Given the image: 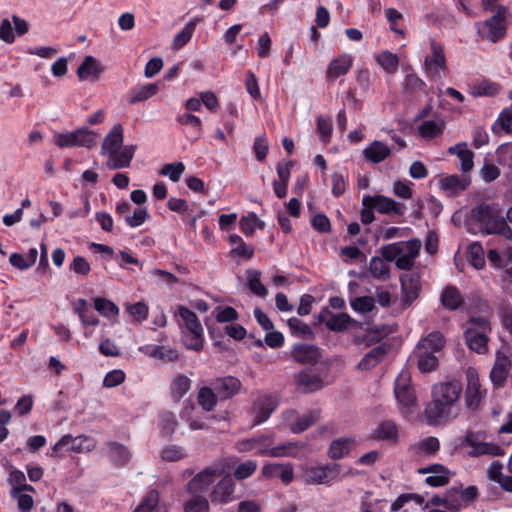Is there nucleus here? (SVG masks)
Instances as JSON below:
<instances>
[{
  "instance_id": "c03bdc74",
  "label": "nucleus",
  "mask_w": 512,
  "mask_h": 512,
  "mask_svg": "<svg viewBox=\"0 0 512 512\" xmlns=\"http://www.w3.org/2000/svg\"><path fill=\"white\" fill-rule=\"evenodd\" d=\"M388 261L382 256L372 257L369 264V269L373 277L378 279H387L389 277L390 266Z\"/></svg>"
},
{
  "instance_id": "e2e57ef3",
  "label": "nucleus",
  "mask_w": 512,
  "mask_h": 512,
  "mask_svg": "<svg viewBox=\"0 0 512 512\" xmlns=\"http://www.w3.org/2000/svg\"><path fill=\"white\" fill-rule=\"evenodd\" d=\"M469 256L471 264L476 269H481L485 264L484 250L478 242L469 245Z\"/></svg>"
},
{
  "instance_id": "ddd939ff",
  "label": "nucleus",
  "mask_w": 512,
  "mask_h": 512,
  "mask_svg": "<svg viewBox=\"0 0 512 512\" xmlns=\"http://www.w3.org/2000/svg\"><path fill=\"white\" fill-rule=\"evenodd\" d=\"M394 393L401 409L409 410L416 405V396L411 385V375L407 370H402L396 380Z\"/></svg>"
},
{
  "instance_id": "e433bc0d",
  "label": "nucleus",
  "mask_w": 512,
  "mask_h": 512,
  "mask_svg": "<svg viewBox=\"0 0 512 512\" xmlns=\"http://www.w3.org/2000/svg\"><path fill=\"white\" fill-rule=\"evenodd\" d=\"M440 299L442 305L449 310H455L463 303L462 295L454 286H447L441 293Z\"/></svg>"
},
{
  "instance_id": "a19ab883",
  "label": "nucleus",
  "mask_w": 512,
  "mask_h": 512,
  "mask_svg": "<svg viewBox=\"0 0 512 512\" xmlns=\"http://www.w3.org/2000/svg\"><path fill=\"white\" fill-rule=\"evenodd\" d=\"M8 483L11 486L10 492H17L19 490L34 492V488L26 483L25 474L14 467H11L9 470Z\"/></svg>"
},
{
  "instance_id": "338daca9",
  "label": "nucleus",
  "mask_w": 512,
  "mask_h": 512,
  "mask_svg": "<svg viewBox=\"0 0 512 512\" xmlns=\"http://www.w3.org/2000/svg\"><path fill=\"white\" fill-rule=\"evenodd\" d=\"M148 218V211L145 207H137L132 215L125 217V222L130 227H138L142 225Z\"/></svg>"
},
{
  "instance_id": "c9c22d12",
  "label": "nucleus",
  "mask_w": 512,
  "mask_h": 512,
  "mask_svg": "<svg viewBox=\"0 0 512 512\" xmlns=\"http://www.w3.org/2000/svg\"><path fill=\"white\" fill-rule=\"evenodd\" d=\"M445 122L441 119L424 121L418 127V134L424 139H433L442 134Z\"/></svg>"
},
{
  "instance_id": "6ab92c4d",
  "label": "nucleus",
  "mask_w": 512,
  "mask_h": 512,
  "mask_svg": "<svg viewBox=\"0 0 512 512\" xmlns=\"http://www.w3.org/2000/svg\"><path fill=\"white\" fill-rule=\"evenodd\" d=\"M400 282L404 304L409 306L419 295L420 276L417 272L408 271L401 275Z\"/></svg>"
},
{
  "instance_id": "cd10ccee",
  "label": "nucleus",
  "mask_w": 512,
  "mask_h": 512,
  "mask_svg": "<svg viewBox=\"0 0 512 512\" xmlns=\"http://www.w3.org/2000/svg\"><path fill=\"white\" fill-rule=\"evenodd\" d=\"M159 92L158 83L139 84L129 91L128 103L134 105L146 101Z\"/></svg>"
},
{
  "instance_id": "69168bd1",
  "label": "nucleus",
  "mask_w": 512,
  "mask_h": 512,
  "mask_svg": "<svg viewBox=\"0 0 512 512\" xmlns=\"http://www.w3.org/2000/svg\"><path fill=\"white\" fill-rule=\"evenodd\" d=\"M214 316L219 323L232 322L238 319L237 311L230 306L217 307L214 310Z\"/></svg>"
},
{
  "instance_id": "c85d7f7f",
  "label": "nucleus",
  "mask_w": 512,
  "mask_h": 512,
  "mask_svg": "<svg viewBox=\"0 0 512 512\" xmlns=\"http://www.w3.org/2000/svg\"><path fill=\"white\" fill-rule=\"evenodd\" d=\"M262 473L269 478H279L284 484L292 482L294 477L293 466L291 464L264 465Z\"/></svg>"
},
{
  "instance_id": "20e7f679",
  "label": "nucleus",
  "mask_w": 512,
  "mask_h": 512,
  "mask_svg": "<svg viewBox=\"0 0 512 512\" xmlns=\"http://www.w3.org/2000/svg\"><path fill=\"white\" fill-rule=\"evenodd\" d=\"M473 216L484 233L499 234L508 239L512 237V230L502 217L499 204L482 203L473 210Z\"/></svg>"
},
{
  "instance_id": "c756f323",
  "label": "nucleus",
  "mask_w": 512,
  "mask_h": 512,
  "mask_svg": "<svg viewBox=\"0 0 512 512\" xmlns=\"http://www.w3.org/2000/svg\"><path fill=\"white\" fill-rule=\"evenodd\" d=\"M292 358L302 364H312L319 360V349L310 344L295 345L292 350Z\"/></svg>"
},
{
  "instance_id": "1a4fd4ad",
  "label": "nucleus",
  "mask_w": 512,
  "mask_h": 512,
  "mask_svg": "<svg viewBox=\"0 0 512 512\" xmlns=\"http://www.w3.org/2000/svg\"><path fill=\"white\" fill-rule=\"evenodd\" d=\"M461 446L470 448L468 454L473 457L504 454L503 449L483 432H468L461 441Z\"/></svg>"
},
{
  "instance_id": "a211bd4d",
  "label": "nucleus",
  "mask_w": 512,
  "mask_h": 512,
  "mask_svg": "<svg viewBox=\"0 0 512 512\" xmlns=\"http://www.w3.org/2000/svg\"><path fill=\"white\" fill-rule=\"evenodd\" d=\"M234 490L233 479L229 475L223 477L212 489L210 494L211 502L214 504H226L233 501Z\"/></svg>"
},
{
  "instance_id": "4be33fe9",
  "label": "nucleus",
  "mask_w": 512,
  "mask_h": 512,
  "mask_svg": "<svg viewBox=\"0 0 512 512\" xmlns=\"http://www.w3.org/2000/svg\"><path fill=\"white\" fill-rule=\"evenodd\" d=\"M419 473L429 474L425 482L433 487L446 485L449 482L451 476L450 471L445 466L440 464H434L421 468L419 469Z\"/></svg>"
},
{
  "instance_id": "b1692460",
  "label": "nucleus",
  "mask_w": 512,
  "mask_h": 512,
  "mask_svg": "<svg viewBox=\"0 0 512 512\" xmlns=\"http://www.w3.org/2000/svg\"><path fill=\"white\" fill-rule=\"evenodd\" d=\"M306 448L307 444L304 442H285L271 448L269 451H267V454L272 457L298 458L303 454Z\"/></svg>"
},
{
  "instance_id": "aec40b11",
  "label": "nucleus",
  "mask_w": 512,
  "mask_h": 512,
  "mask_svg": "<svg viewBox=\"0 0 512 512\" xmlns=\"http://www.w3.org/2000/svg\"><path fill=\"white\" fill-rule=\"evenodd\" d=\"M353 56L347 53L333 58L326 69V79L334 81L339 77L346 75L353 65Z\"/></svg>"
},
{
  "instance_id": "de8ad7c7",
  "label": "nucleus",
  "mask_w": 512,
  "mask_h": 512,
  "mask_svg": "<svg viewBox=\"0 0 512 512\" xmlns=\"http://www.w3.org/2000/svg\"><path fill=\"white\" fill-rule=\"evenodd\" d=\"M94 305H95V309L101 315H103L105 317L113 318V317H117L119 314L118 306L114 302H112L106 298H102V297L95 298Z\"/></svg>"
},
{
  "instance_id": "4c0bfd02",
  "label": "nucleus",
  "mask_w": 512,
  "mask_h": 512,
  "mask_svg": "<svg viewBox=\"0 0 512 512\" xmlns=\"http://www.w3.org/2000/svg\"><path fill=\"white\" fill-rule=\"evenodd\" d=\"M191 384L192 381L186 375H176L170 385L173 399L179 401L190 390Z\"/></svg>"
},
{
  "instance_id": "bf43d9fd",
  "label": "nucleus",
  "mask_w": 512,
  "mask_h": 512,
  "mask_svg": "<svg viewBox=\"0 0 512 512\" xmlns=\"http://www.w3.org/2000/svg\"><path fill=\"white\" fill-rule=\"evenodd\" d=\"M185 171V165L182 162L165 164L160 174L168 177L172 182H178Z\"/></svg>"
},
{
  "instance_id": "ea45409f",
  "label": "nucleus",
  "mask_w": 512,
  "mask_h": 512,
  "mask_svg": "<svg viewBox=\"0 0 512 512\" xmlns=\"http://www.w3.org/2000/svg\"><path fill=\"white\" fill-rule=\"evenodd\" d=\"M439 448V440L433 436L423 438L413 446L414 452L419 456L434 455Z\"/></svg>"
},
{
  "instance_id": "a878e982",
  "label": "nucleus",
  "mask_w": 512,
  "mask_h": 512,
  "mask_svg": "<svg viewBox=\"0 0 512 512\" xmlns=\"http://www.w3.org/2000/svg\"><path fill=\"white\" fill-rule=\"evenodd\" d=\"M319 417L318 410L310 411L301 417H296L294 412H289L287 420L293 433H301L318 421Z\"/></svg>"
},
{
  "instance_id": "09e8293b",
  "label": "nucleus",
  "mask_w": 512,
  "mask_h": 512,
  "mask_svg": "<svg viewBox=\"0 0 512 512\" xmlns=\"http://www.w3.org/2000/svg\"><path fill=\"white\" fill-rule=\"evenodd\" d=\"M96 446L95 440L88 436L72 437V446L66 449L68 451H74L78 453L89 452Z\"/></svg>"
},
{
  "instance_id": "5701e85b",
  "label": "nucleus",
  "mask_w": 512,
  "mask_h": 512,
  "mask_svg": "<svg viewBox=\"0 0 512 512\" xmlns=\"http://www.w3.org/2000/svg\"><path fill=\"white\" fill-rule=\"evenodd\" d=\"M460 504L457 500L448 497L434 496L427 501L423 507V512H458Z\"/></svg>"
},
{
  "instance_id": "79ce46f5",
  "label": "nucleus",
  "mask_w": 512,
  "mask_h": 512,
  "mask_svg": "<svg viewBox=\"0 0 512 512\" xmlns=\"http://www.w3.org/2000/svg\"><path fill=\"white\" fill-rule=\"evenodd\" d=\"M133 512H166L159 506V493L156 490L150 491Z\"/></svg>"
},
{
  "instance_id": "6e6d98bb",
  "label": "nucleus",
  "mask_w": 512,
  "mask_h": 512,
  "mask_svg": "<svg viewBox=\"0 0 512 512\" xmlns=\"http://www.w3.org/2000/svg\"><path fill=\"white\" fill-rule=\"evenodd\" d=\"M351 308L361 314L371 312L375 307V300L371 296L355 297L350 301Z\"/></svg>"
},
{
  "instance_id": "37998d69",
  "label": "nucleus",
  "mask_w": 512,
  "mask_h": 512,
  "mask_svg": "<svg viewBox=\"0 0 512 512\" xmlns=\"http://www.w3.org/2000/svg\"><path fill=\"white\" fill-rule=\"evenodd\" d=\"M240 383L234 377H227L220 380L216 387V393L221 399L232 397L239 389Z\"/></svg>"
},
{
  "instance_id": "7c9ffc66",
  "label": "nucleus",
  "mask_w": 512,
  "mask_h": 512,
  "mask_svg": "<svg viewBox=\"0 0 512 512\" xmlns=\"http://www.w3.org/2000/svg\"><path fill=\"white\" fill-rule=\"evenodd\" d=\"M356 446V440L351 437H341L331 442L328 456L333 460L342 459Z\"/></svg>"
},
{
  "instance_id": "72a5a7b5",
  "label": "nucleus",
  "mask_w": 512,
  "mask_h": 512,
  "mask_svg": "<svg viewBox=\"0 0 512 512\" xmlns=\"http://www.w3.org/2000/svg\"><path fill=\"white\" fill-rule=\"evenodd\" d=\"M388 347L385 344H381L371 349L358 363L360 370H370L377 366L386 356Z\"/></svg>"
},
{
  "instance_id": "5fc2aeb1",
  "label": "nucleus",
  "mask_w": 512,
  "mask_h": 512,
  "mask_svg": "<svg viewBox=\"0 0 512 512\" xmlns=\"http://www.w3.org/2000/svg\"><path fill=\"white\" fill-rule=\"evenodd\" d=\"M125 310L133 317V319L137 322H142L147 319L149 314L148 305L143 302H137L134 304L126 303Z\"/></svg>"
},
{
  "instance_id": "13d9d810",
  "label": "nucleus",
  "mask_w": 512,
  "mask_h": 512,
  "mask_svg": "<svg viewBox=\"0 0 512 512\" xmlns=\"http://www.w3.org/2000/svg\"><path fill=\"white\" fill-rule=\"evenodd\" d=\"M28 490H19L17 492H10V496L17 501V506L20 512H30L34 506V500Z\"/></svg>"
},
{
  "instance_id": "7ed1b4c3",
  "label": "nucleus",
  "mask_w": 512,
  "mask_h": 512,
  "mask_svg": "<svg viewBox=\"0 0 512 512\" xmlns=\"http://www.w3.org/2000/svg\"><path fill=\"white\" fill-rule=\"evenodd\" d=\"M444 345L445 340L440 332H431L420 339L411 358L416 360L417 367L422 373H429L438 367L436 353L441 351Z\"/></svg>"
},
{
  "instance_id": "473e14b6",
  "label": "nucleus",
  "mask_w": 512,
  "mask_h": 512,
  "mask_svg": "<svg viewBox=\"0 0 512 512\" xmlns=\"http://www.w3.org/2000/svg\"><path fill=\"white\" fill-rule=\"evenodd\" d=\"M448 152L459 158L461 171L468 172L473 168L474 153L468 149L466 142H461L450 147Z\"/></svg>"
},
{
  "instance_id": "680f3d73",
  "label": "nucleus",
  "mask_w": 512,
  "mask_h": 512,
  "mask_svg": "<svg viewBox=\"0 0 512 512\" xmlns=\"http://www.w3.org/2000/svg\"><path fill=\"white\" fill-rule=\"evenodd\" d=\"M185 512H209L208 500L201 495H192L184 505Z\"/></svg>"
},
{
  "instance_id": "39448f33",
  "label": "nucleus",
  "mask_w": 512,
  "mask_h": 512,
  "mask_svg": "<svg viewBox=\"0 0 512 512\" xmlns=\"http://www.w3.org/2000/svg\"><path fill=\"white\" fill-rule=\"evenodd\" d=\"M175 315L178 317L185 346L200 351L204 343V330L198 316L183 305L177 307Z\"/></svg>"
},
{
  "instance_id": "49530a36",
  "label": "nucleus",
  "mask_w": 512,
  "mask_h": 512,
  "mask_svg": "<svg viewBox=\"0 0 512 512\" xmlns=\"http://www.w3.org/2000/svg\"><path fill=\"white\" fill-rule=\"evenodd\" d=\"M218 394L210 387H202L198 392V403L205 411H211L217 404Z\"/></svg>"
},
{
  "instance_id": "0eeeda50",
  "label": "nucleus",
  "mask_w": 512,
  "mask_h": 512,
  "mask_svg": "<svg viewBox=\"0 0 512 512\" xmlns=\"http://www.w3.org/2000/svg\"><path fill=\"white\" fill-rule=\"evenodd\" d=\"M467 325L464 332L467 346L478 354L487 353L488 333L491 331L489 321L485 318H473Z\"/></svg>"
},
{
  "instance_id": "0e129e2a",
  "label": "nucleus",
  "mask_w": 512,
  "mask_h": 512,
  "mask_svg": "<svg viewBox=\"0 0 512 512\" xmlns=\"http://www.w3.org/2000/svg\"><path fill=\"white\" fill-rule=\"evenodd\" d=\"M412 185L413 183L407 180H396L392 185V193L398 198L410 199L413 196Z\"/></svg>"
},
{
  "instance_id": "052dcab7",
  "label": "nucleus",
  "mask_w": 512,
  "mask_h": 512,
  "mask_svg": "<svg viewBox=\"0 0 512 512\" xmlns=\"http://www.w3.org/2000/svg\"><path fill=\"white\" fill-rule=\"evenodd\" d=\"M288 326L291 329L292 333L296 336L303 338H311L313 336V331L311 327L308 324L304 323L299 318H290L288 320Z\"/></svg>"
},
{
  "instance_id": "bb28decb",
  "label": "nucleus",
  "mask_w": 512,
  "mask_h": 512,
  "mask_svg": "<svg viewBox=\"0 0 512 512\" xmlns=\"http://www.w3.org/2000/svg\"><path fill=\"white\" fill-rule=\"evenodd\" d=\"M439 187L447 195L454 196L464 191L470 184V180L467 177H459L457 175H450L443 177L438 182Z\"/></svg>"
},
{
  "instance_id": "423d86ee",
  "label": "nucleus",
  "mask_w": 512,
  "mask_h": 512,
  "mask_svg": "<svg viewBox=\"0 0 512 512\" xmlns=\"http://www.w3.org/2000/svg\"><path fill=\"white\" fill-rule=\"evenodd\" d=\"M421 246V241L418 239L395 242L383 246L381 254L387 261L395 262L398 269L410 270L419 255Z\"/></svg>"
},
{
  "instance_id": "f8f14e48",
  "label": "nucleus",
  "mask_w": 512,
  "mask_h": 512,
  "mask_svg": "<svg viewBox=\"0 0 512 512\" xmlns=\"http://www.w3.org/2000/svg\"><path fill=\"white\" fill-rule=\"evenodd\" d=\"M97 134L87 128L77 129L73 132L59 133L54 136V144L60 148L86 147L95 145Z\"/></svg>"
},
{
  "instance_id": "dca6fc26",
  "label": "nucleus",
  "mask_w": 512,
  "mask_h": 512,
  "mask_svg": "<svg viewBox=\"0 0 512 512\" xmlns=\"http://www.w3.org/2000/svg\"><path fill=\"white\" fill-rule=\"evenodd\" d=\"M512 366L510 353L507 350L499 349L495 353V361L490 371V380L497 388L502 387L509 375Z\"/></svg>"
},
{
  "instance_id": "58836bf2",
  "label": "nucleus",
  "mask_w": 512,
  "mask_h": 512,
  "mask_svg": "<svg viewBox=\"0 0 512 512\" xmlns=\"http://www.w3.org/2000/svg\"><path fill=\"white\" fill-rule=\"evenodd\" d=\"M376 62L388 74H394L398 70L399 57L398 55L385 50L375 56Z\"/></svg>"
},
{
  "instance_id": "2f4dec72",
  "label": "nucleus",
  "mask_w": 512,
  "mask_h": 512,
  "mask_svg": "<svg viewBox=\"0 0 512 512\" xmlns=\"http://www.w3.org/2000/svg\"><path fill=\"white\" fill-rule=\"evenodd\" d=\"M390 154L391 149L381 141H373L363 150L365 159L374 164L383 162Z\"/></svg>"
},
{
  "instance_id": "412c9836",
  "label": "nucleus",
  "mask_w": 512,
  "mask_h": 512,
  "mask_svg": "<svg viewBox=\"0 0 512 512\" xmlns=\"http://www.w3.org/2000/svg\"><path fill=\"white\" fill-rule=\"evenodd\" d=\"M298 388L304 392H314L324 385L323 376L313 368L303 370L297 377Z\"/></svg>"
},
{
  "instance_id": "864d4df0",
  "label": "nucleus",
  "mask_w": 512,
  "mask_h": 512,
  "mask_svg": "<svg viewBox=\"0 0 512 512\" xmlns=\"http://www.w3.org/2000/svg\"><path fill=\"white\" fill-rule=\"evenodd\" d=\"M196 24L194 21H190L186 24V26L180 31L173 40L172 47L175 50H178L185 46L191 39L194 31H195Z\"/></svg>"
},
{
  "instance_id": "f257e3e1",
  "label": "nucleus",
  "mask_w": 512,
  "mask_h": 512,
  "mask_svg": "<svg viewBox=\"0 0 512 512\" xmlns=\"http://www.w3.org/2000/svg\"><path fill=\"white\" fill-rule=\"evenodd\" d=\"M462 393V385L457 381L441 382L432 388V402L426 407L425 415L431 425L454 420L460 408L458 401Z\"/></svg>"
},
{
  "instance_id": "a18cd8bd",
  "label": "nucleus",
  "mask_w": 512,
  "mask_h": 512,
  "mask_svg": "<svg viewBox=\"0 0 512 512\" xmlns=\"http://www.w3.org/2000/svg\"><path fill=\"white\" fill-rule=\"evenodd\" d=\"M351 317L346 313L332 314L328 313L325 324L332 331H342L351 323Z\"/></svg>"
},
{
  "instance_id": "4468645a",
  "label": "nucleus",
  "mask_w": 512,
  "mask_h": 512,
  "mask_svg": "<svg viewBox=\"0 0 512 512\" xmlns=\"http://www.w3.org/2000/svg\"><path fill=\"white\" fill-rule=\"evenodd\" d=\"M465 375V404L468 409L476 410L484 398L485 390L482 389L478 371L474 367L467 368Z\"/></svg>"
},
{
  "instance_id": "2eb2a0df",
  "label": "nucleus",
  "mask_w": 512,
  "mask_h": 512,
  "mask_svg": "<svg viewBox=\"0 0 512 512\" xmlns=\"http://www.w3.org/2000/svg\"><path fill=\"white\" fill-rule=\"evenodd\" d=\"M362 204L363 206L375 207L380 214L403 216L406 210L405 205L383 195H365L362 199Z\"/></svg>"
},
{
  "instance_id": "9b49d317",
  "label": "nucleus",
  "mask_w": 512,
  "mask_h": 512,
  "mask_svg": "<svg viewBox=\"0 0 512 512\" xmlns=\"http://www.w3.org/2000/svg\"><path fill=\"white\" fill-rule=\"evenodd\" d=\"M341 472L339 464L307 465L303 468V478L308 484H328L336 480Z\"/></svg>"
},
{
  "instance_id": "9d476101",
  "label": "nucleus",
  "mask_w": 512,
  "mask_h": 512,
  "mask_svg": "<svg viewBox=\"0 0 512 512\" xmlns=\"http://www.w3.org/2000/svg\"><path fill=\"white\" fill-rule=\"evenodd\" d=\"M430 53L424 59L426 74L433 79H440L446 71L444 46L434 38L429 39Z\"/></svg>"
},
{
  "instance_id": "603ef678",
  "label": "nucleus",
  "mask_w": 512,
  "mask_h": 512,
  "mask_svg": "<svg viewBox=\"0 0 512 512\" xmlns=\"http://www.w3.org/2000/svg\"><path fill=\"white\" fill-rule=\"evenodd\" d=\"M499 92V86L496 83L484 80L471 87L470 93L474 97L493 96Z\"/></svg>"
},
{
  "instance_id": "393cba45",
  "label": "nucleus",
  "mask_w": 512,
  "mask_h": 512,
  "mask_svg": "<svg viewBox=\"0 0 512 512\" xmlns=\"http://www.w3.org/2000/svg\"><path fill=\"white\" fill-rule=\"evenodd\" d=\"M104 71L101 63L93 56H85L77 69V75L80 80H97Z\"/></svg>"
},
{
  "instance_id": "f3484780",
  "label": "nucleus",
  "mask_w": 512,
  "mask_h": 512,
  "mask_svg": "<svg viewBox=\"0 0 512 512\" xmlns=\"http://www.w3.org/2000/svg\"><path fill=\"white\" fill-rule=\"evenodd\" d=\"M222 470L218 467H208L195 475L187 484V491L191 495L205 492L210 485L222 474Z\"/></svg>"
},
{
  "instance_id": "4d7b16f0",
  "label": "nucleus",
  "mask_w": 512,
  "mask_h": 512,
  "mask_svg": "<svg viewBox=\"0 0 512 512\" xmlns=\"http://www.w3.org/2000/svg\"><path fill=\"white\" fill-rule=\"evenodd\" d=\"M177 425L178 422L174 413L165 411L160 414V429L163 435H172L175 432Z\"/></svg>"
},
{
  "instance_id": "3c124183",
  "label": "nucleus",
  "mask_w": 512,
  "mask_h": 512,
  "mask_svg": "<svg viewBox=\"0 0 512 512\" xmlns=\"http://www.w3.org/2000/svg\"><path fill=\"white\" fill-rule=\"evenodd\" d=\"M110 457L117 465H125L130 461L131 453L127 447L118 443H112L110 445Z\"/></svg>"
},
{
  "instance_id": "8fccbe9b",
  "label": "nucleus",
  "mask_w": 512,
  "mask_h": 512,
  "mask_svg": "<svg viewBox=\"0 0 512 512\" xmlns=\"http://www.w3.org/2000/svg\"><path fill=\"white\" fill-rule=\"evenodd\" d=\"M160 455L164 461L176 462L186 458L187 453L182 446L172 444L162 448Z\"/></svg>"
},
{
  "instance_id": "774afa93",
  "label": "nucleus",
  "mask_w": 512,
  "mask_h": 512,
  "mask_svg": "<svg viewBox=\"0 0 512 512\" xmlns=\"http://www.w3.org/2000/svg\"><path fill=\"white\" fill-rule=\"evenodd\" d=\"M499 126L503 131L510 134L512 131V107L505 108L499 114L494 127Z\"/></svg>"
},
{
  "instance_id": "f03ea898",
  "label": "nucleus",
  "mask_w": 512,
  "mask_h": 512,
  "mask_svg": "<svg viewBox=\"0 0 512 512\" xmlns=\"http://www.w3.org/2000/svg\"><path fill=\"white\" fill-rule=\"evenodd\" d=\"M121 124H115L104 137L101 145V154L107 156L106 166L110 170L127 168L134 157L136 146L127 145L119 151L123 145L124 135Z\"/></svg>"
},
{
  "instance_id": "f704fd0d",
  "label": "nucleus",
  "mask_w": 512,
  "mask_h": 512,
  "mask_svg": "<svg viewBox=\"0 0 512 512\" xmlns=\"http://www.w3.org/2000/svg\"><path fill=\"white\" fill-rule=\"evenodd\" d=\"M278 405L275 395L265 394L258 399V424L266 421Z\"/></svg>"
},
{
  "instance_id": "6e6552de",
  "label": "nucleus",
  "mask_w": 512,
  "mask_h": 512,
  "mask_svg": "<svg viewBox=\"0 0 512 512\" xmlns=\"http://www.w3.org/2000/svg\"><path fill=\"white\" fill-rule=\"evenodd\" d=\"M507 9L504 6L497 7L496 13L489 19L478 22L476 30L481 39H487L496 43L506 35Z\"/></svg>"
}]
</instances>
